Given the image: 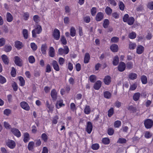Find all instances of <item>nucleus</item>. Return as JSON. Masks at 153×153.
Instances as JSON below:
<instances>
[{
	"mask_svg": "<svg viewBox=\"0 0 153 153\" xmlns=\"http://www.w3.org/2000/svg\"><path fill=\"white\" fill-rule=\"evenodd\" d=\"M2 59L4 63L7 65L9 63V59L7 56L5 55H3L1 56Z\"/></svg>",
	"mask_w": 153,
	"mask_h": 153,
	"instance_id": "obj_24",
	"label": "nucleus"
},
{
	"mask_svg": "<svg viewBox=\"0 0 153 153\" xmlns=\"http://www.w3.org/2000/svg\"><path fill=\"white\" fill-rule=\"evenodd\" d=\"M7 146L10 149H13L16 146L15 142L12 140H9L6 143Z\"/></svg>",
	"mask_w": 153,
	"mask_h": 153,
	"instance_id": "obj_7",
	"label": "nucleus"
},
{
	"mask_svg": "<svg viewBox=\"0 0 153 153\" xmlns=\"http://www.w3.org/2000/svg\"><path fill=\"white\" fill-rule=\"evenodd\" d=\"M147 7L150 10H153V2H149L147 5Z\"/></svg>",
	"mask_w": 153,
	"mask_h": 153,
	"instance_id": "obj_62",
	"label": "nucleus"
},
{
	"mask_svg": "<svg viewBox=\"0 0 153 153\" xmlns=\"http://www.w3.org/2000/svg\"><path fill=\"white\" fill-rule=\"evenodd\" d=\"M136 36V34L135 32H132L129 34V37L131 39H134Z\"/></svg>",
	"mask_w": 153,
	"mask_h": 153,
	"instance_id": "obj_45",
	"label": "nucleus"
},
{
	"mask_svg": "<svg viewBox=\"0 0 153 153\" xmlns=\"http://www.w3.org/2000/svg\"><path fill=\"white\" fill-rule=\"evenodd\" d=\"M42 31L41 26L39 25H37L36 27L32 31L33 37L35 38L36 36V33L39 34Z\"/></svg>",
	"mask_w": 153,
	"mask_h": 153,
	"instance_id": "obj_1",
	"label": "nucleus"
},
{
	"mask_svg": "<svg viewBox=\"0 0 153 153\" xmlns=\"http://www.w3.org/2000/svg\"><path fill=\"white\" fill-rule=\"evenodd\" d=\"M90 55L88 53H86L85 54L84 58V62L85 63H88L90 59Z\"/></svg>",
	"mask_w": 153,
	"mask_h": 153,
	"instance_id": "obj_25",
	"label": "nucleus"
},
{
	"mask_svg": "<svg viewBox=\"0 0 153 153\" xmlns=\"http://www.w3.org/2000/svg\"><path fill=\"white\" fill-rule=\"evenodd\" d=\"M33 19L35 22L38 23L39 21V18L37 15H35L33 17Z\"/></svg>",
	"mask_w": 153,
	"mask_h": 153,
	"instance_id": "obj_63",
	"label": "nucleus"
},
{
	"mask_svg": "<svg viewBox=\"0 0 153 153\" xmlns=\"http://www.w3.org/2000/svg\"><path fill=\"white\" fill-rule=\"evenodd\" d=\"M20 82V85L21 86H23L25 84V81L24 78L22 76H19V77Z\"/></svg>",
	"mask_w": 153,
	"mask_h": 153,
	"instance_id": "obj_41",
	"label": "nucleus"
},
{
	"mask_svg": "<svg viewBox=\"0 0 153 153\" xmlns=\"http://www.w3.org/2000/svg\"><path fill=\"white\" fill-rule=\"evenodd\" d=\"M144 124L146 128H150L153 126V121L151 119H147L144 121Z\"/></svg>",
	"mask_w": 153,
	"mask_h": 153,
	"instance_id": "obj_3",
	"label": "nucleus"
},
{
	"mask_svg": "<svg viewBox=\"0 0 153 153\" xmlns=\"http://www.w3.org/2000/svg\"><path fill=\"white\" fill-rule=\"evenodd\" d=\"M4 126L7 129H10L11 128V126L9 124L6 122H4Z\"/></svg>",
	"mask_w": 153,
	"mask_h": 153,
	"instance_id": "obj_59",
	"label": "nucleus"
},
{
	"mask_svg": "<svg viewBox=\"0 0 153 153\" xmlns=\"http://www.w3.org/2000/svg\"><path fill=\"white\" fill-rule=\"evenodd\" d=\"M119 7L120 10H123L124 9V5L122 1H120L119 3Z\"/></svg>",
	"mask_w": 153,
	"mask_h": 153,
	"instance_id": "obj_53",
	"label": "nucleus"
},
{
	"mask_svg": "<svg viewBox=\"0 0 153 153\" xmlns=\"http://www.w3.org/2000/svg\"><path fill=\"white\" fill-rule=\"evenodd\" d=\"M121 123L120 121L117 120L114 123V126L115 128H119L121 125Z\"/></svg>",
	"mask_w": 153,
	"mask_h": 153,
	"instance_id": "obj_43",
	"label": "nucleus"
},
{
	"mask_svg": "<svg viewBox=\"0 0 153 153\" xmlns=\"http://www.w3.org/2000/svg\"><path fill=\"white\" fill-rule=\"evenodd\" d=\"M141 79L143 84H145L147 83V77L146 76H141Z\"/></svg>",
	"mask_w": 153,
	"mask_h": 153,
	"instance_id": "obj_30",
	"label": "nucleus"
},
{
	"mask_svg": "<svg viewBox=\"0 0 153 153\" xmlns=\"http://www.w3.org/2000/svg\"><path fill=\"white\" fill-rule=\"evenodd\" d=\"M91 111L90 106L86 105L84 110V113L86 114H88L90 113Z\"/></svg>",
	"mask_w": 153,
	"mask_h": 153,
	"instance_id": "obj_33",
	"label": "nucleus"
},
{
	"mask_svg": "<svg viewBox=\"0 0 153 153\" xmlns=\"http://www.w3.org/2000/svg\"><path fill=\"white\" fill-rule=\"evenodd\" d=\"M105 12L107 14L110 15L112 12V10L109 7L107 6L105 9Z\"/></svg>",
	"mask_w": 153,
	"mask_h": 153,
	"instance_id": "obj_29",
	"label": "nucleus"
},
{
	"mask_svg": "<svg viewBox=\"0 0 153 153\" xmlns=\"http://www.w3.org/2000/svg\"><path fill=\"white\" fill-rule=\"evenodd\" d=\"M59 119V117L57 116H56L53 119L52 123L54 124H56L58 122V120Z\"/></svg>",
	"mask_w": 153,
	"mask_h": 153,
	"instance_id": "obj_61",
	"label": "nucleus"
},
{
	"mask_svg": "<svg viewBox=\"0 0 153 153\" xmlns=\"http://www.w3.org/2000/svg\"><path fill=\"white\" fill-rule=\"evenodd\" d=\"M104 16V13L101 12H98L96 16L95 19L97 22L100 21L103 19Z\"/></svg>",
	"mask_w": 153,
	"mask_h": 153,
	"instance_id": "obj_5",
	"label": "nucleus"
},
{
	"mask_svg": "<svg viewBox=\"0 0 153 153\" xmlns=\"http://www.w3.org/2000/svg\"><path fill=\"white\" fill-rule=\"evenodd\" d=\"M144 51V48L142 46L140 45L137 46L136 52L138 54H141Z\"/></svg>",
	"mask_w": 153,
	"mask_h": 153,
	"instance_id": "obj_15",
	"label": "nucleus"
},
{
	"mask_svg": "<svg viewBox=\"0 0 153 153\" xmlns=\"http://www.w3.org/2000/svg\"><path fill=\"white\" fill-rule=\"evenodd\" d=\"M41 138L45 142H46L48 139V136L45 133H43L42 134Z\"/></svg>",
	"mask_w": 153,
	"mask_h": 153,
	"instance_id": "obj_46",
	"label": "nucleus"
},
{
	"mask_svg": "<svg viewBox=\"0 0 153 153\" xmlns=\"http://www.w3.org/2000/svg\"><path fill=\"white\" fill-rule=\"evenodd\" d=\"M111 81V77L109 76H107L105 77L104 82L105 84L108 85Z\"/></svg>",
	"mask_w": 153,
	"mask_h": 153,
	"instance_id": "obj_20",
	"label": "nucleus"
},
{
	"mask_svg": "<svg viewBox=\"0 0 153 153\" xmlns=\"http://www.w3.org/2000/svg\"><path fill=\"white\" fill-rule=\"evenodd\" d=\"M96 76L94 75H91L89 77L90 80L92 82H94L96 80Z\"/></svg>",
	"mask_w": 153,
	"mask_h": 153,
	"instance_id": "obj_48",
	"label": "nucleus"
},
{
	"mask_svg": "<svg viewBox=\"0 0 153 153\" xmlns=\"http://www.w3.org/2000/svg\"><path fill=\"white\" fill-rule=\"evenodd\" d=\"M53 36L55 39L56 40H59L60 38V32L59 30L56 29H55L53 31Z\"/></svg>",
	"mask_w": 153,
	"mask_h": 153,
	"instance_id": "obj_10",
	"label": "nucleus"
},
{
	"mask_svg": "<svg viewBox=\"0 0 153 153\" xmlns=\"http://www.w3.org/2000/svg\"><path fill=\"white\" fill-rule=\"evenodd\" d=\"M140 95V94L139 92L135 93L134 94L133 96V99L135 101H137L139 99Z\"/></svg>",
	"mask_w": 153,
	"mask_h": 153,
	"instance_id": "obj_27",
	"label": "nucleus"
},
{
	"mask_svg": "<svg viewBox=\"0 0 153 153\" xmlns=\"http://www.w3.org/2000/svg\"><path fill=\"white\" fill-rule=\"evenodd\" d=\"M133 63L131 62H128L126 64V69H131L133 68Z\"/></svg>",
	"mask_w": 153,
	"mask_h": 153,
	"instance_id": "obj_32",
	"label": "nucleus"
},
{
	"mask_svg": "<svg viewBox=\"0 0 153 153\" xmlns=\"http://www.w3.org/2000/svg\"><path fill=\"white\" fill-rule=\"evenodd\" d=\"M136 46V45L135 43H130L129 45V48L130 49L133 50Z\"/></svg>",
	"mask_w": 153,
	"mask_h": 153,
	"instance_id": "obj_52",
	"label": "nucleus"
},
{
	"mask_svg": "<svg viewBox=\"0 0 153 153\" xmlns=\"http://www.w3.org/2000/svg\"><path fill=\"white\" fill-rule=\"evenodd\" d=\"M15 46L18 49H20L23 47L22 43L19 41L15 42Z\"/></svg>",
	"mask_w": 153,
	"mask_h": 153,
	"instance_id": "obj_19",
	"label": "nucleus"
},
{
	"mask_svg": "<svg viewBox=\"0 0 153 153\" xmlns=\"http://www.w3.org/2000/svg\"><path fill=\"white\" fill-rule=\"evenodd\" d=\"M6 81V79L2 76H0V82L1 84H3L5 83Z\"/></svg>",
	"mask_w": 153,
	"mask_h": 153,
	"instance_id": "obj_58",
	"label": "nucleus"
},
{
	"mask_svg": "<svg viewBox=\"0 0 153 153\" xmlns=\"http://www.w3.org/2000/svg\"><path fill=\"white\" fill-rule=\"evenodd\" d=\"M12 76L13 77H15L16 74V71L14 67H13L12 68V70L11 72Z\"/></svg>",
	"mask_w": 153,
	"mask_h": 153,
	"instance_id": "obj_57",
	"label": "nucleus"
},
{
	"mask_svg": "<svg viewBox=\"0 0 153 153\" xmlns=\"http://www.w3.org/2000/svg\"><path fill=\"white\" fill-rule=\"evenodd\" d=\"M65 62V59H64L62 57H60L59 59V64L62 65Z\"/></svg>",
	"mask_w": 153,
	"mask_h": 153,
	"instance_id": "obj_60",
	"label": "nucleus"
},
{
	"mask_svg": "<svg viewBox=\"0 0 153 153\" xmlns=\"http://www.w3.org/2000/svg\"><path fill=\"white\" fill-rule=\"evenodd\" d=\"M30 47L34 51H36L37 48V45L34 43H31L30 44Z\"/></svg>",
	"mask_w": 153,
	"mask_h": 153,
	"instance_id": "obj_47",
	"label": "nucleus"
},
{
	"mask_svg": "<svg viewBox=\"0 0 153 153\" xmlns=\"http://www.w3.org/2000/svg\"><path fill=\"white\" fill-rule=\"evenodd\" d=\"M119 41V38L117 37L114 36L112 38L111 41L112 42L116 43Z\"/></svg>",
	"mask_w": 153,
	"mask_h": 153,
	"instance_id": "obj_54",
	"label": "nucleus"
},
{
	"mask_svg": "<svg viewBox=\"0 0 153 153\" xmlns=\"http://www.w3.org/2000/svg\"><path fill=\"white\" fill-rule=\"evenodd\" d=\"M20 105L22 108L26 111H29L30 107L28 104L26 102L23 101L20 103Z\"/></svg>",
	"mask_w": 153,
	"mask_h": 153,
	"instance_id": "obj_9",
	"label": "nucleus"
},
{
	"mask_svg": "<svg viewBox=\"0 0 153 153\" xmlns=\"http://www.w3.org/2000/svg\"><path fill=\"white\" fill-rule=\"evenodd\" d=\"M49 55L52 57H53L55 56V50L54 48L52 47H50L49 48Z\"/></svg>",
	"mask_w": 153,
	"mask_h": 153,
	"instance_id": "obj_16",
	"label": "nucleus"
},
{
	"mask_svg": "<svg viewBox=\"0 0 153 153\" xmlns=\"http://www.w3.org/2000/svg\"><path fill=\"white\" fill-rule=\"evenodd\" d=\"M101 85L102 82L100 80H98L94 84V88L95 90H98L101 87Z\"/></svg>",
	"mask_w": 153,
	"mask_h": 153,
	"instance_id": "obj_13",
	"label": "nucleus"
},
{
	"mask_svg": "<svg viewBox=\"0 0 153 153\" xmlns=\"http://www.w3.org/2000/svg\"><path fill=\"white\" fill-rule=\"evenodd\" d=\"M52 65L54 70L56 71H59V68L57 62L55 60L53 61L52 64Z\"/></svg>",
	"mask_w": 153,
	"mask_h": 153,
	"instance_id": "obj_14",
	"label": "nucleus"
},
{
	"mask_svg": "<svg viewBox=\"0 0 153 153\" xmlns=\"http://www.w3.org/2000/svg\"><path fill=\"white\" fill-rule=\"evenodd\" d=\"M35 60L34 57L33 56H31L28 57V61L30 63H33L35 62Z\"/></svg>",
	"mask_w": 153,
	"mask_h": 153,
	"instance_id": "obj_44",
	"label": "nucleus"
},
{
	"mask_svg": "<svg viewBox=\"0 0 153 153\" xmlns=\"http://www.w3.org/2000/svg\"><path fill=\"white\" fill-rule=\"evenodd\" d=\"M126 139L123 138H120L117 141V143H126Z\"/></svg>",
	"mask_w": 153,
	"mask_h": 153,
	"instance_id": "obj_49",
	"label": "nucleus"
},
{
	"mask_svg": "<svg viewBox=\"0 0 153 153\" xmlns=\"http://www.w3.org/2000/svg\"><path fill=\"white\" fill-rule=\"evenodd\" d=\"M60 40L63 45H65L67 44V40L64 36H61Z\"/></svg>",
	"mask_w": 153,
	"mask_h": 153,
	"instance_id": "obj_50",
	"label": "nucleus"
},
{
	"mask_svg": "<svg viewBox=\"0 0 153 153\" xmlns=\"http://www.w3.org/2000/svg\"><path fill=\"white\" fill-rule=\"evenodd\" d=\"M76 34V30L74 27H71L70 29V35L71 36L74 37Z\"/></svg>",
	"mask_w": 153,
	"mask_h": 153,
	"instance_id": "obj_28",
	"label": "nucleus"
},
{
	"mask_svg": "<svg viewBox=\"0 0 153 153\" xmlns=\"http://www.w3.org/2000/svg\"><path fill=\"white\" fill-rule=\"evenodd\" d=\"M110 49L113 52H117L118 50V46L115 44H113L111 45Z\"/></svg>",
	"mask_w": 153,
	"mask_h": 153,
	"instance_id": "obj_18",
	"label": "nucleus"
},
{
	"mask_svg": "<svg viewBox=\"0 0 153 153\" xmlns=\"http://www.w3.org/2000/svg\"><path fill=\"white\" fill-rule=\"evenodd\" d=\"M14 62L15 64L20 67L22 66L23 61L18 56H15L14 57Z\"/></svg>",
	"mask_w": 153,
	"mask_h": 153,
	"instance_id": "obj_4",
	"label": "nucleus"
},
{
	"mask_svg": "<svg viewBox=\"0 0 153 153\" xmlns=\"http://www.w3.org/2000/svg\"><path fill=\"white\" fill-rule=\"evenodd\" d=\"M129 19V16L128 15L126 14L123 16V21L124 22H127L128 20Z\"/></svg>",
	"mask_w": 153,
	"mask_h": 153,
	"instance_id": "obj_64",
	"label": "nucleus"
},
{
	"mask_svg": "<svg viewBox=\"0 0 153 153\" xmlns=\"http://www.w3.org/2000/svg\"><path fill=\"white\" fill-rule=\"evenodd\" d=\"M7 20L9 22H12L13 19V18L12 15L9 13L7 12L6 15Z\"/></svg>",
	"mask_w": 153,
	"mask_h": 153,
	"instance_id": "obj_22",
	"label": "nucleus"
},
{
	"mask_svg": "<svg viewBox=\"0 0 153 153\" xmlns=\"http://www.w3.org/2000/svg\"><path fill=\"white\" fill-rule=\"evenodd\" d=\"M24 141L25 143L27 142L30 139V136L29 134L26 132L24 134Z\"/></svg>",
	"mask_w": 153,
	"mask_h": 153,
	"instance_id": "obj_23",
	"label": "nucleus"
},
{
	"mask_svg": "<svg viewBox=\"0 0 153 153\" xmlns=\"http://www.w3.org/2000/svg\"><path fill=\"white\" fill-rule=\"evenodd\" d=\"M69 52V49L68 47L67 46H65L64 47V49L61 48L58 49V54L60 55H62L64 54H66L68 53Z\"/></svg>",
	"mask_w": 153,
	"mask_h": 153,
	"instance_id": "obj_2",
	"label": "nucleus"
},
{
	"mask_svg": "<svg viewBox=\"0 0 153 153\" xmlns=\"http://www.w3.org/2000/svg\"><path fill=\"white\" fill-rule=\"evenodd\" d=\"M109 24V22L108 19H105L104 20L103 23V27L104 28H107Z\"/></svg>",
	"mask_w": 153,
	"mask_h": 153,
	"instance_id": "obj_35",
	"label": "nucleus"
},
{
	"mask_svg": "<svg viewBox=\"0 0 153 153\" xmlns=\"http://www.w3.org/2000/svg\"><path fill=\"white\" fill-rule=\"evenodd\" d=\"M11 131L13 134L17 137H19L21 136V133L18 129L15 128H12L11 129Z\"/></svg>",
	"mask_w": 153,
	"mask_h": 153,
	"instance_id": "obj_6",
	"label": "nucleus"
},
{
	"mask_svg": "<svg viewBox=\"0 0 153 153\" xmlns=\"http://www.w3.org/2000/svg\"><path fill=\"white\" fill-rule=\"evenodd\" d=\"M137 85L136 83H134L130 85V90L133 91L135 90L137 87Z\"/></svg>",
	"mask_w": 153,
	"mask_h": 153,
	"instance_id": "obj_56",
	"label": "nucleus"
},
{
	"mask_svg": "<svg viewBox=\"0 0 153 153\" xmlns=\"http://www.w3.org/2000/svg\"><path fill=\"white\" fill-rule=\"evenodd\" d=\"M47 49V47L46 44H43L42 45L41 50L43 54H46V51Z\"/></svg>",
	"mask_w": 153,
	"mask_h": 153,
	"instance_id": "obj_17",
	"label": "nucleus"
},
{
	"mask_svg": "<svg viewBox=\"0 0 153 153\" xmlns=\"http://www.w3.org/2000/svg\"><path fill=\"white\" fill-rule=\"evenodd\" d=\"M127 22L129 25H132L134 22V19L133 17H131L129 18Z\"/></svg>",
	"mask_w": 153,
	"mask_h": 153,
	"instance_id": "obj_31",
	"label": "nucleus"
},
{
	"mask_svg": "<svg viewBox=\"0 0 153 153\" xmlns=\"http://www.w3.org/2000/svg\"><path fill=\"white\" fill-rule=\"evenodd\" d=\"M34 143L33 141L30 142L28 145V149L29 150H31L33 149Z\"/></svg>",
	"mask_w": 153,
	"mask_h": 153,
	"instance_id": "obj_36",
	"label": "nucleus"
},
{
	"mask_svg": "<svg viewBox=\"0 0 153 153\" xmlns=\"http://www.w3.org/2000/svg\"><path fill=\"white\" fill-rule=\"evenodd\" d=\"M99 144L97 143L93 144L91 146V148L93 150H97L99 148Z\"/></svg>",
	"mask_w": 153,
	"mask_h": 153,
	"instance_id": "obj_51",
	"label": "nucleus"
},
{
	"mask_svg": "<svg viewBox=\"0 0 153 153\" xmlns=\"http://www.w3.org/2000/svg\"><path fill=\"white\" fill-rule=\"evenodd\" d=\"M22 33L25 39H27L28 38L27 30L26 29H24L23 30Z\"/></svg>",
	"mask_w": 153,
	"mask_h": 153,
	"instance_id": "obj_40",
	"label": "nucleus"
},
{
	"mask_svg": "<svg viewBox=\"0 0 153 153\" xmlns=\"http://www.w3.org/2000/svg\"><path fill=\"white\" fill-rule=\"evenodd\" d=\"M126 67L125 64L123 62H121L118 66V69L120 71L122 72L125 70Z\"/></svg>",
	"mask_w": 153,
	"mask_h": 153,
	"instance_id": "obj_8",
	"label": "nucleus"
},
{
	"mask_svg": "<svg viewBox=\"0 0 153 153\" xmlns=\"http://www.w3.org/2000/svg\"><path fill=\"white\" fill-rule=\"evenodd\" d=\"M119 57L117 56H115L113 62V64L114 65H117L119 62Z\"/></svg>",
	"mask_w": 153,
	"mask_h": 153,
	"instance_id": "obj_34",
	"label": "nucleus"
},
{
	"mask_svg": "<svg viewBox=\"0 0 153 153\" xmlns=\"http://www.w3.org/2000/svg\"><path fill=\"white\" fill-rule=\"evenodd\" d=\"M114 113V108H111L108 111V117H111L113 114Z\"/></svg>",
	"mask_w": 153,
	"mask_h": 153,
	"instance_id": "obj_39",
	"label": "nucleus"
},
{
	"mask_svg": "<svg viewBox=\"0 0 153 153\" xmlns=\"http://www.w3.org/2000/svg\"><path fill=\"white\" fill-rule=\"evenodd\" d=\"M111 94L108 91H107L104 92V97L105 98L109 99L111 96Z\"/></svg>",
	"mask_w": 153,
	"mask_h": 153,
	"instance_id": "obj_38",
	"label": "nucleus"
},
{
	"mask_svg": "<svg viewBox=\"0 0 153 153\" xmlns=\"http://www.w3.org/2000/svg\"><path fill=\"white\" fill-rule=\"evenodd\" d=\"M56 105L57 108H59L62 106H64L65 104L63 103V101L60 100L57 101Z\"/></svg>",
	"mask_w": 153,
	"mask_h": 153,
	"instance_id": "obj_21",
	"label": "nucleus"
},
{
	"mask_svg": "<svg viewBox=\"0 0 153 153\" xmlns=\"http://www.w3.org/2000/svg\"><path fill=\"white\" fill-rule=\"evenodd\" d=\"M137 76V74L135 73H131L128 75L129 78L131 80H134L136 79Z\"/></svg>",
	"mask_w": 153,
	"mask_h": 153,
	"instance_id": "obj_26",
	"label": "nucleus"
},
{
	"mask_svg": "<svg viewBox=\"0 0 153 153\" xmlns=\"http://www.w3.org/2000/svg\"><path fill=\"white\" fill-rule=\"evenodd\" d=\"M12 49V47L10 45H6L4 47V50L6 52H9Z\"/></svg>",
	"mask_w": 153,
	"mask_h": 153,
	"instance_id": "obj_55",
	"label": "nucleus"
},
{
	"mask_svg": "<svg viewBox=\"0 0 153 153\" xmlns=\"http://www.w3.org/2000/svg\"><path fill=\"white\" fill-rule=\"evenodd\" d=\"M51 95L53 100L55 101L57 97V93L55 89H53L51 92Z\"/></svg>",
	"mask_w": 153,
	"mask_h": 153,
	"instance_id": "obj_12",
	"label": "nucleus"
},
{
	"mask_svg": "<svg viewBox=\"0 0 153 153\" xmlns=\"http://www.w3.org/2000/svg\"><path fill=\"white\" fill-rule=\"evenodd\" d=\"M93 126L92 123L90 122H88L87 123L86 128V131L89 134H90L92 130Z\"/></svg>",
	"mask_w": 153,
	"mask_h": 153,
	"instance_id": "obj_11",
	"label": "nucleus"
},
{
	"mask_svg": "<svg viewBox=\"0 0 153 153\" xmlns=\"http://www.w3.org/2000/svg\"><path fill=\"white\" fill-rule=\"evenodd\" d=\"M102 142L105 144H108L110 142V140L108 138H103L102 140Z\"/></svg>",
	"mask_w": 153,
	"mask_h": 153,
	"instance_id": "obj_37",
	"label": "nucleus"
},
{
	"mask_svg": "<svg viewBox=\"0 0 153 153\" xmlns=\"http://www.w3.org/2000/svg\"><path fill=\"white\" fill-rule=\"evenodd\" d=\"M97 9L96 7H93L91 10V15L93 16H94L97 13Z\"/></svg>",
	"mask_w": 153,
	"mask_h": 153,
	"instance_id": "obj_42",
	"label": "nucleus"
}]
</instances>
